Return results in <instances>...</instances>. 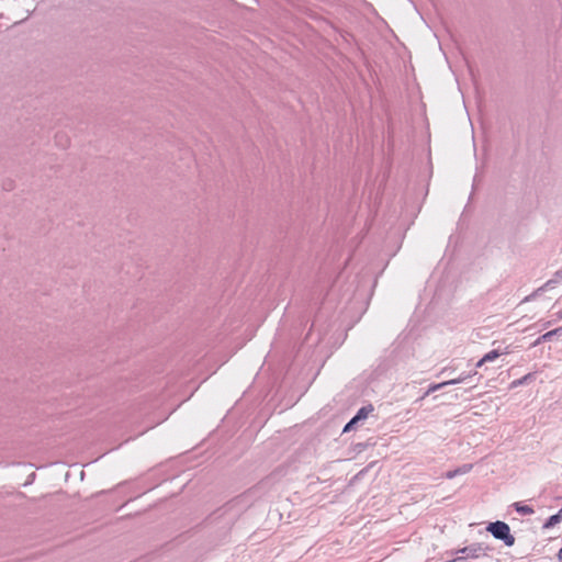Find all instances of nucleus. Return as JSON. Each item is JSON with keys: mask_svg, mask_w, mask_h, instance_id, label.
<instances>
[{"mask_svg": "<svg viewBox=\"0 0 562 562\" xmlns=\"http://www.w3.org/2000/svg\"><path fill=\"white\" fill-rule=\"evenodd\" d=\"M486 530L493 535L494 538L504 541L508 547L514 546L515 538L510 535L509 526L503 521H495L488 524Z\"/></svg>", "mask_w": 562, "mask_h": 562, "instance_id": "f257e3e1", "label": "nucleus"}, {"mask_svg": "<svg viewBox=\"0 0 562 562\" xmlns=\"http://www.w3.org/2000/svg\"><path fill=\"white\" fill-rule=\"evenodd\" d=\"M373 409L374 408L371 404L361 407L357 412V414L351 418V420L349 423H347V425L345 426L342 431L349 432L352 429H355L359 424L363 423L368 418V416L373 412Z\"/></svg>", "mask_w": 562, "mask_h": 562, "instance_id": "f03ea898", "label": "nucleus"}, {"mask_svg": "<svg viewBox=\"0 0 562 562\" xmlns=\"http://www.w3.org/2000/svg\"><path fill=\"white\" fill-rule=\"evenodd\" d=\"M482 551L481 544L474 543L469 547H464L458 551V553H461V557H465L467 560L469 558H479L480 553Z\"/></svg>", "mask_w": 562, "mask_h": 562, "instance_id": "7ed1b4c3", "label": "nucleus"}, {"mask_svg": "<svg viewBox=\"0 0 562 562\" xmlns=\"http://www.w3.org/2000/svg\"><path fill=\"white\" fill-rule=\"evenodd\" d=\"M499 357V352L497 350H492L490 352H487L477 363H476V368H481L484 363L486 362H492L494 361L496 358Z\"/></svg>", "mask_w": 562, "mask_h": 562, "instance_id": "20e7f679", "label": "nucleus"}, {"mask_svg": "<svg viewBox=\"0 0 562 562\" xmlns=\"http://www.w3.org/2000/svg\"><path fill=\"white\" fill-rule=\"evenodd\" d=\"M562 335V327H559V328H555L553 330H550L546 334H543L537 341H536V345L539 344L540 341H549L552 339V337H555V336H561Z\"/></svg>", "mask_w": 562, "mask_h": 562, "instance_id": "39448f33", "label": "nucleus"}, {"mask_svg": "<svg viewBox=\"0 0 562 562\" xmlns=\"http://www.w3.org/2000/svg\"><path fill=\"white\" fill-rule=\"evenodd\" d=\"M514 507L521 515H531L535 513L530 506L522 505L521 503H515Z\"/></svg>", "mask_w": 562, "mask_h": 562, "instance_id": "423d86ee", "label": "nucleus"}, {"mask_svg": "<svg viewBox=\"0 0 562 562\" xmlns=\"http://www.w3.org/2000/svg\"><path fill=\"white\" fill-rule=\"evenodd\" d=\"M562 519V514H560V512L555 515H552L548 520L547 522L544 524V528H551L555 525H558Z\"/></svg>", "mask_w": 562, "mask_h": 562, "instance_id": "0eeeda50", "label": "nucleus"}, {"mask_svg": "<svg viewBox=\"0 0 562 562\" xmlns=\"http://www.w3.org/2000/svg\"><path fill=\"white\" fill-rule=\"evenodd\" d=\"M471 465H463L462 468L458 469V470H454V471H449L447 473V477L448 479H452L457 474H464V473H468L470 470H471Z\"/></svg>", "mask_w": 562, "mask_h": 562, "instance_id": "6e6552de", "label": "nucleus"}, {"mask_svg": "<svg viewBox=\"0 0 562 562\" xmlns=\"http://www.w3.org/2000/svg\"><path fill=\"white\" fill-rule=\"evenodd\" d=\"M447 385H448L447 381L438 383V384H431L428 387L427 392L424 394V396L422 398H424L425 396L429 395L430 393L436 392V391H438V390H440V389H442V387H445Z\"/></svg>", "mask_w": 562, "mask_h": 562, "instance_id": "1a4fd4ad", "label": "nucleus"}, {"mask_svg": "<svg viewBox=\"0 0 562 562\" xmlns=\"http://www.w3.org/2000/svg\"><path fill=\"white\" fill-rule=\"evenodd\" d=\"M470 376H471L470 374L469 375H463V376H459L457 379L449 380L447 382H448V385H454V384L464 382Z\"/></svg>", "mask_w": 562, "mask_h": 562, "instance_id": "9d476101", "label": "nucleus"}, {"mask_svg": "<svg viewBox=\"0 0 562 562\" xmlns=\"http://www.w3.org/2000/svg\"><path fill=\"white\" fill-rule=\"evenodd\" d=\"M558 557L559 559L562 561V548L560 549L559 553H558Z\"/></svg>", "mask_w": 562, "mask_h": 562, "instance_id": "9b49d317", "label": "nucleus"}, {"mask_svg": "<svg viewBox=\"0 0 562 562\" xmlns=\"http://www.w3.org/2000/svg\"><path fill=\"white\" fill-rule=\"evenodd\" d=\"M561 317H562V313H561Z\"/></svg>", "mask_w": 562, "mask_h": 562, "instance_id": "f8f14e48", "label": "nucleus"}]
</instances>
